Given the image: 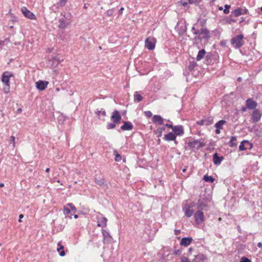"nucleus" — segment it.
Returning a JSON list of instances; mask_svg holds the SVG:
<instances>
[{"instance_id": "f257e3e1", "label": "nucleus", "mask_w": 262, "mask_h": 262, "mask_svg": "<svg viewBox=\"0 0 262 262\" xmlns=\"http://www.w3.org/2000/svg\"><path fill=\"white\" fill-rule=\"evenodd\" d=\"M244 35H237L231 39V43L235 49H239L244 45Z\"/></svg>"}, {"instance_id": "f03ea898", "label": "nucleus", "mask_w": 262, "mask_h": 262, "mask_svg": "<svg viewBox=\"0 0 262 262\" xmlns=\"http://www.w3.org/2000/svg\"><path fill=\"white\" fill-rule=\"evenodd\" d=\"M63 213L66 217L69 219H72V213H75L76 212V209L74 205L72 203H68L63 207Z\"/></svg>"}, {"instance_id": "7ed1b4c3", "label": "nucleus", "mask_w": 262, "mask_h": 262, "mask_svg": "<svg viewBox=\"0 0 262 262\" xmlns=\"http://www.w3.org/2000/svg\"><path fill=\"white\" fill-rule=\"evenodd\" d=\"M61 16L63 17L60 18L59 20V28L62 29H64L68 25L71 24V16L68 15L66 16L65 14H61Z\"/></svg>"}, {"instance_id": "20e7f679", "label": "nucleus", "mask_w": 262, "mask_h": 262, "mask_svg": "<svg viewBox=\"0 0 262 262\" xmlns=\"http://www.w3.org/2000/svg\"><path fill=\"white\" fill-rule=\"evenodd\" d=\"M165 126L171 128L176 136H181L184 134V127L182 125L173 126L171 124H165Z\"/></svg>"}, {"instance_id": "39448f33", "label": "nucleus", "mask_w": 262, "mask_h": 262, "mask_svg": "<svg viewBox=\"0 0 262 262\" xmlns=\"http://www.w3.org/2000/svg\"><path fill=\"white\" fill-rule=\"evenodd\" d=\"M188 145L189 148L192 149H198L204 147L205 144L199 140H194L192 141H189L188 142Z\"/></svg>"}, {"instance_id": "423d86ee", "label": "nucleus", "mask_w": 262, "mask_h": 262, "mask_svg": "<svg viewBox=\"0 0 262 262\" xmlns=\"http://www.w3.org/2000/svg\"><path fill=\"white\" fill-rule=\"evenodd\" d=\"M194 219L195 222L199 225L203 223L205 221V216L204 213L201 210H198L194 214Z\"/></svg>"}, {"instance_id": "0eeeda50", "label": "nucleus", "mask_w": 262, "mask_h": 262, "mask_svg": "<svg viewBox=\"0 0 262 262\" xmlns=\"http://www.w3.org/2000/svg\"><path fill=\"white\" fill-rule=\"evenodd\" d=\"M156 44V39L153 37H149L145 41V47L149 50L155 49Z\"/></svg>"}, {"instance_id": "6e6552de", "label": "nucleus", "mask_w": 262, "mask_h": 262, "mask_svg": "<svg viewBox=\"0 0 262 262\" xmlns=\"http://www.w3.org/2000/svg\"><path fill=\"white\" fill-rule=\"evenodd\" d=\"M193 206V204H186L183 207V211L185 213V215L187 217H190L194 214V211L191 209Z\"/></svg>"}, {"instance_id": "1a4fd4ad", "label": "nucleus", "mask_w": 262, "mask_h": 262, "mask_svg": "<svg viewBox=\"0 0 262 262\" xmlns=\"http://www.w3.org/2000/svg\"><path fill=\"white\" fill-rule=\"evenodd\" d=\"M210 37V32L207 28H202L200 30L199 35L198 36V39H208Z\"/></svg>"}, {"instance_id": "9d476101", "label": "nucleus", "mask_w": 262, "mask_h": 262, "mask_svg": "<svg viewBox=\"0 0 262 262\" xmlns=\"http://www.w3.org/2000/svg\"><path fill=\"white\" fill-rule=\"evenodd\" d=\"M13 76L12 73L5 72L2 76V81L4 84H10V78Z\"/></svg>"}, {"instance_id": "9b49d317", "label": "nucleus", "mask_w": 262, "mask_h": 262, "mask_svg": "<svg viewBox=\"0 0 262 262\" xmlns=\"http://www.w3.org/2000/svg\"><path fill=\"white\" fill-rule=\"evenodd\" d=\"M97 226L100 227H105L106 226L107 220L105 217L103 216V215L99 213L97 217Z\"/></svg>"}, {"instance_id": "f8f14e48", "label": "nucleus", "mask_w": 262, "mask_h": 262, "mask_svg": "<svg viewBox=\"0 0 262 262\" xmlns=\"http://www.w3.org/2000/svg\"><path fill=\"white\" fill-rule=\"evenodd\" d=\"M248 10L245 8H238L234 9L232 11V14L235 17H238L243 14H246L248 13Z\"/></svg>"}, {"instance_id": "ddd939ff", "label": "nucleus", "mask_w": 262, "mask_h": 262, "mask_svg": "<svg viewBox=\"0 0 262 262\" xmlns=\"http://www.w3.org/2000/svg\"><path fill=\"white\" fill-rule=\"evenodd\" d=\"M21 11L22 13L24 15L25 17L31 19H36L35 15L32 12H31L30 11L27 9V8L25 7H22L21 9Z\"/></svg>"}, {"instance_id": "4468645a", "label": "nucleus", "mask_w": 262, "mask_h": 262, "mask_svg": "<svg viewBox=\"0 0 262 262\" xmlns=\"http://www.w3.org/2000/svg\"><path fill=\"white\" fill-rule=\"evenodd\" d=\"M35 84L36 87L38 90L43 91L47 87L49 82L47 81L39 80Z\"/></svg>"}, {"instance_id": "2eb2a0df", "label": "nucleus", "mask_w": 262, "mask_h": 262, "mask_svg": "<svg viewBox=\"0 0 262 262\" xmlns=\"http://www.w3.org/2000/svg\"><path fill=\"white\" fill-rule=\"evenodd\" d=\"M213 123V119L211 117L206 118L200 121H196V124L199 125L208 126Z\"/></svg>"}, {"instance_id": "dca6fc26", "label": "nucleus", "mask_w": 262, "mask_h": 262, "mask_svg": "<svg viewBox=\"0 0 262 262\" xmlns=\"http://www.w3.org/2000/svg\"><path fill=\"white\" fill-rule=\"evenodd\" d=\"M111 119L113 120L114 122L116 123V124L119 123V122L121 119V116L118 111L115 110L113 112L112 115L111 116Z\"/></svg>"}, {"instance_id": "f3484780", "label": "nucleus", "mask_w": 262, "mask_h": 262, "mask_svg": "<svg viewBox=\"0 0 262 262\" xmlns=\"http://www.w3.org/2000/svg\"><path fill=\"white\" fill-rule=\"evenodd\" d=\"M164 119L160 116L158 115H154L152 118V121L156 125L164 124Z\"/></svg>"}, {"instance_id": "a211bd4d", "label": "nucleus", "mask_w": 262, "mask_h": 262, "mask_svg": "<svg viewBox=\"0 0 262 262\" xmlns=\"http://www.w3.org/2000/svg\"><path fill=\"white\" fill-rule=\"evenodd\" d=\"M246 103L247 107L250 110H253L255 108L257 105L256 101L250 98L246 100Z\"/></svg>"}, {"instance_id": "6ab92c4d", "label": "nucleus", "mask_w": 262, "mask_h": 262, "mask_svg": "<svg viewBox=\"0 0 262 262\" xmlns=\"http://www.w3.org/2000/svg\"><path fill=\"white\" fill-rule=\"evenodd\" d=\"M102 233L103 236L104 242L109 243L111 242L112 237H111L110 233L104 229L102 230Z\"/></svg>"}, {"instance_id": "aec40b11", "label": "nucleus", "mask_w": 262, "mask_h": 262, "mask_svg": "<svg viewBox=\"0 0 262 262\" xmlns=\"http://www.w3.org/2000/svg\"><path fill=\"white\" fill-rule=\"evenodd\" d=\"M192 237H183L180 241L181 246L187 247L189 246L192 242Z\"/></svg>"}, {"instance_id": "412c9836", "label": "nucleus", "mask_w": 262, "mask_h": 262, "mask_svg": "<svg viewBox=\"0 0 262 262\" xmlns=\"http://www.w3.org/2000/svg\"><path fill=\"white\" fill-rule=\"evenodd\" d=\"M223 159L224 157L223 156H219L217 153H215L213 155V161L215 165H219Z\"/></svg>"}, {"instance_id": "4be33fe9", "label": "nucleus", "mask_w": 262, "mask_h": 262, "mask_svg": "<svg viewBox=\"0 0 262 262\" xmlns=\"http://www.w3.org/2000/svg\"><path fill=\"white\" fill-rule=\"evenodd\" d=\"M133 128V125L130 122L123 121V125L121 126L123 130H130Z\"/></svg>"}, {"instance_id": "5701e85b", "label": "nucleus", "mask_w": 262, "mask_h": 262, "mask_svg": "<svg viewBox=\"0 0 262 262\" xmlns=\"http://www.w3.org/2000/svg\"><path fill=\"white\" fill-rule=\"evenodd\" d=\"M251 144L248 141L244 140L241 143L239 149L240 150H245L248 148V146L251 147Z\"/></svg>"}, {"instance_id": "b1692460", "label": "nucleus", "mask_w": 262, "mask_h": 262, "mask_svg": "<svg viewBox=\"0 0 262 262\" xmlns=\"http://www.w3.org/2000/svg\"><path fill=\"white\" fill-rule=\"evenodd\" d=\"M176 137L177 136L173 133L170 132L167 134L165 135L164 139L167 141H171L172 140H175V139H176Z\"/></svg>"}, {"instance_id": "393cba45", "label": "nucleus", "mask_w": 262, "mask_h": 262, "mask_svg": "<svg viewBox=\"0 0 262 262\" xmlns=\"http://www.w3.org/2000/svg\"><path fill=\"white\" fill-rule=\"evenodd\" d=\"M207 205L206 203V201L203 200H199L198 202L197 209L199 210H202L205 209V208L207 207Z\"/></svg>"}, {"instance_id": "a878e982", "label": "nucleus", "mask_w": 262, "mask_h": 262, "mask_svg": "<svg viewBox=\"0 0 262 262\" xmlns=\"http://www.w3.org/2000/svg\"><path fill=\"white\" fill-rule=\"evenodd\" d=\"M261 117V115L259 112L257 110H255L253 112L252 119L254 122H258Z\"/></svg>"}, {"instance_id": "bb28decb", "label": "nucleus", "mask_w": 262, "mask_h": 262, "mask_svg": "<svg viewBox=\"0 0 262 262\" xmlns=\"http://www.w3.org/2000/svg\"><path fill=\"white\" fill-rule=\"evenodd\" d=\"M57 251L59 252V255L60 256H63L65 255L64 251H63L64 247L61 244L60 242H59L57 244Z\"/></svg>"}, {"instance_id": "cd10ccee", "label": "nucleus", "mask_w": 262, "mask_h": 262, "mask_svg": "<svg viewBox=\"0 0 262 262\" xmlns=\"http://www.w3.org/2000/svg\"><path fill=\"white\" fill-rule=\"evenodd\" d=\"M140 92L136 91L134 93V101L135 102H139L143 100V97L140 94Z\"/></svg>"}, {"instance_id": "c85d7f7f", "label": "nucleus", "mask_w": 262, "mask_h": 262, "mask_svg": "<svg viewBox=\"0 0 262 262\" xmlns=\"http://www.w3.org/2000/svg\"><path fill=\"white\" fill-rule=\"evenodd\" d=\"M206 54V51L204 49H202L199 51V53L196 56V59L198 61L201 60L204 56Z\"/></svg>"}, {"instance_id": "c756f323", "label": "nucleus", "mask_w": 262, "mask_h": 262, "mask_svg": "<svg viewBox=\"0 0 262 262\" xmlns=\"http://www.w3.org/2000/svg\"><path fill=\"white\" fill-rule=\"evenodd\" d=\"M226 123V121L224 120H221L217 122L215 125L214 127L216 128L222 129L223 126Z\"/></svg>"}, {"instance_id": "7c9ffc66", "label": "nucleus", "mask_w": 262, "mask_h": 262, "mask_svg": "<svg viewBox=\"0 0 262 262\" xmlns=\"http://www.w3.org/2000/svg\"><path fill=\"white\" fill-rule=\"evenodd\" d=\"M205 256L203 254H199L195 256V258L193 259L192 262H200L204 260Z\"/></svg>"}, {"instance_id": "2f4dec72", "label": "nucleus", "mask_w": 262, "mask_h": 262, "mask_svg": "<svg viewBox=\"0 0 262 262\" xmlns=\"http://www.w3.org/2000/svg\"><path fill=\"white\" fill-rule=\"evenodd\" d=\"M165 124L162 127H158L156 131V133L158 137H161L162 135L163 131H164L165 129Z\"/></svg>"}, {"instance_id": "473e14b6", "label": "nucleus", "mask_w": 262, "mask_h": 262, "mask_svg": "<svg viewBox=\"0 0 262 262\" xmlns=\"http://www.w3.org/2000/svg\"><path fill=\"white\" fill-rule=\"evenodd\" d=\"M68 0H59L55 5V6L57 8L62 7L65 6Z\"/></svg>"}, {"instance_id": "72a5a7b5", "label": "nucleus", "mask_w": 262, "mask_h": 262, "mask_svg": "<svg viewBox=\"0 0 262 262\" xmlns=\"http://www.w3.org/2000/svg\"><path fill=\"white\" fill-rule=\"evenodd\" d=\"M96 113H97L98 115L99 116V118L103 120L104 119V117L106 115V113H105V111L104 109L102 108L101 110L100 111H97L96 112Z\"/></svg>"}, {"instance_id": "f704fd0d", "label": "nucleus", "mask_w": 262, "mask_h": 262, "mask_svg": "<svg viewBox=\"0 0 262 262\" xmlns=\"http://www.w3.org/2000/svg\"><path fill=\"white\" fill-rule=\"evenodd\" d=\"M236 138L235 136H232L231 137L230 142H229V146L231 147H234L236 146L237 144L236 143Z\"/></svg>"}, {"instance_id": "c9c22d12", "label": "nucleus", "mask_w": 262, "mask_h": 262, "mask_svg": "<svg viewBox=\"0 0 262 262\" xmlns=\"http://www.w3.org/2000/svg\"><path fill=\"white\" fill-rule=\"evenodd\" d=\"M204 180H205V182L210 183H212L214 181V179L212 177L209 176L207 175H205L204 176Z\"/></svg>"}, {"instance_id": "e433bc0d", "label": "nucleus", "mask_w": 262, "mask_h": 262, "mask_svg": "<svg viewBox=\"0 0 262 262\" xmlns=\"http://www.w3.org/2000/svg\"><path fill=\"white\" fill-rule=\"evenodd\" d=\"M116 123L112 122V123H108L106 126V127L108 129H113L116 127Z\"/></svg>"}, {"instance_id": "4c0bfd02", "label": "nucleus", "mask_w": 262, "mask_h": 262, "mask_svg": "<svg viewBox=\"0 0 262 262\" xmlns=\"http://www.w3.org/2000/svg\"><path fill=\"white\" fill-rule=\"evenodd\" d=\"M3 91L5 94H8L10 91V84H4Z\"/></svg>"}, {"instance_id": "58836bf2", "label": "nucleus", "mask_w": 262, "mask_h": 262, "mask_svg": "<svg viewBox=\"0 0 262 262\" xmlns=\"http://www.w3.org/2000/svg\"><path fill=\"white\" fill-rule=\"evenodd\" d=\"M115 153H116L115 158V161L117 162L120 161L121 160V156L116 151H115Z\"/></svg>"}, {"instance_id": "ea45409f", "label": "nucleus", "mask_w": 262, "mask_h": 262, "mask_svg": "<svg viewBox=\"0 0 262 262\" xmlns=\"http://www.w3.org/2000/svg\"><path fill=\"white\" fill-rule=\"evenodd\" d=\"M95 182L99 185H102L104 184V180L103 179H95Z\"/></svg>"}, {"instance_id": "a19ab883", "label": "nucleus", "mask_w": 262, "mask_h": 262, "mask_svg": "<svg viewBox=\"0 0 262 262\" xmlns=\"http://www.w3.org/2000/svg\"><path fill=\"white\" fill-rule=\"evenodd\" d=\"M230 8V6L228 5H225V9L224 10V13L225 14H228L229 13V9Z\"/></svg>"}, {"instance_id": "79ce46f5", "label": "nucleus", "mask_w": 262, "mask_h": 262, "mask_svg": "<svg viewBox=\"0 0 262 262\" xmlns=\"http://www.w3.org/2000/svg\"><path fill=\"white\" fill-rule=\"evenodd\" d=\"M180 262H190V261L185 256H181L180 257Z\"/></svg>"}, {"instance_id": "37998d69", "label": "nucleus", "mask_w": 262, "mask_h": 262, "mask_svg": "<svg viewBox=\"0 0 262 262\" xmlns=\"http://www.w3.org/2000/svg\"><path fill=\"white\" fill-rule=\"evenodd\" d=\"M241 262H251V260L246 257H243L241 258Z\"/></svg>"}, {"instance_id": "c03bdc74", "label": "nucleus", "mask_w": 262, "mask_h": 262, "mask_svg": "<svg viewBox=\"0 0 262 262\" xmlns=\"http://www.w3.org/2000/svg\"><path fill=\"white\" fill-rule=\"evenodd\" d=\"M192 30L193 31V33L194 34H195V35H198H198H199L200 31H199V30H196V29H195V28L194 27H193L192 28Z\"/></svg>"}, {"instance_id": "a18cd8bd", "label": "nucleus", "mask_w": 262, "mask_h": 262, "mask_svg": "<svg viewBox=\"0 0 262 262\" xmlns=\"http://www.w3.org/2000/svg\"><path fill=\"white\" fill-rule=\"evenodd\" d=\"M15 137L13 136L11 137V140H10V144H12L13 145V146H14L15 145Z\"/></svg>"}, {"instance_id": "49530a36", "label": "nucleus", "mask_w": 262, "mask_h": 262, "mask_svg": "<svg viewBox=\"0 0 262 262\" xmlns=\"http://www.w3.org/2000/svg\"><path fill=\"white\" fill-rule=\"evenodd\" d=\"M202 0H188L189 3L192 4L201 2Z\"/></svg>"}, {"instance_id": "de8ad7c7", "label": "nucleus", "mask_w": 262, "mask_h": 262, "mask_svg": "<svg viewBox=\"0 0 262 262\" xmlns=\"http://www.w3.org/2000/svg\"><path fill=\"white\" fill-rule=\"evenodd\" d=\"M145 114L147 117H150L152 116V113L150 111L145 112Z\"/></svg>"}, {"instance_id": "09e8293b", "label": "nucleus", "mask_w": 262, "mask_h": 262, "mask_svg": "<svg viewBox=\"0 0 262 262\" xmlns=\"http://www.w3.org/2000/svg\"><path fill=\"white\" fill-rule=\"evenodd\" d=\"M181 231L180 230L176 229L174 231V233L175 235H179Z\"/></svg>"}, {"instance_id": "8fccbe9b", "label": "nucleus", "mask_w": 262, "mask_h": 262, "mask_svg": "<svg viewBox=\"0 0 262 262\" xmlns=\"http://www.w3.org/2000/svg\"><path fill=\"white\" fill-rule=\"evenodd\" d=\"M173 253L175 255H178L180 253V251L179 250H176L173 251Z\"/></svg>"}, {"instance_id": "3c124183", "label": "nucleus", "mask_w": 262, "mask_h": 262, "mask_svg": "<svg viewBox=\"0 0 262 262\" xmlns=\"http://www.w3.org/2000/svg\"><path fill=\"white\" fill-rule=\"evenodd\" d=\"M24 217V215L22 214H20L19 215V220H18V222H21V219L22 218Z\"/></svg>"}, {"instance_id": "603ef678", "label": "nucleus", "mask_w": 262, "mask_h": 262, "mask_svg": "<svg viewBox=\"0 0 262 262\" xmlns=\"http://www.w3.org/2000/svg\"><path fill=\"white\" fill-rule=\"evenodd\" d=\"M220 133H221L220 129H219V128H216V130H215V133H216V134H220Z\"/></svg>"}, {"instance_id": "864d4df0", "label": "nucleus", "mask_w": 262, "mask_h": 262, "mask_svg": "<svg viewBox=\"0 0 262 262\" xmlns=\"http://www.w3.org/2000/svg\"><path fill=\"white\" fill-rule=\"evenodd\" d=\"M123 10H124V8H123V7H121V8L119 9V14H122V11H123Z\"/></svg>"}, {"instance_id": "5fc2aeb1", "label": "nucleus", "mask_w": 262, "mask_h": 262, "mask_svg": "<svg viewBox=\"0 0 262 262\" xmlns=\"http://www.w3.org/2000/svg\"><path fill=\"white\" fill-rule=\"evenodd\" d=\"M257 246L260 248H262V243L261 242H259L257 244Z\"/></svg>"}, {"instance_id": "6e6d98bb", "label": "nucleus", "mask_w": 262, "mask_h": 262, "mask_svg": "<svg viewBox=\"0 0 262 262\" xmlns=\"http://www.w3.org/2000/svg\"><path fill=\"white\" fill-rule=\"evenodd\" d=\"M107 14L108 15L110 16V15H111L113 14V13H112V12L111 11L108 10V11H107Z\"/></svg>"}, {"instance_id": "4d7b16f0", "label": "nucleus", "mask_w": 262, "mask_h": 262, "mask_svg": "<svg viewBox=\"0 0 262 262\" xmlns=\"http://www.w3.org/2000/svg\"><path fill=\"white\" fill-rule=\"evenodd\" d=\"M17 112L19 113H21L22 112V110L21 108H19L17 110Z\"/></svg>"}, {"instance_id": "13d9d810", "label": "nucleus", "mask_w": 262, "mask_h": 262, "mask_svg": "<svg viewBox=\"0 0 262 262\" xmlns=\"http://www.w3.org/2000/svg\"><path fill=\"white\" fill-rule=\"evenodd\" d=\"M221 45H222V46H225V45H226V42H225V41H222V42H221Z\"/></svg>"}, {"instance_id": "bf43d9fd", "label": "nucleus", "mask_w": 262, "mask_h": 262, "mask_svg": "<svg viewBox=\"0 0 262 262\" xmlns=\"http://www.w3.org/2000/svg\"><path fill=\"white\" fill-rule=\"evenodd\" d=\"M174 141V143L175 144V145H177L178 142V141L176 140V139H175V140H173Z\"/></svg>"}, {"instance_id": "052dcab7", "label": "nucleus", "mask_w": 262, "mask_h": 262, "mask_svg": "<svg viewBox=\"0 0 262 262\" xmlns=\"http://www.w3.org/2000/svg\"><path fill=\"white\" fill-rule=\"evenodd\" d=\"M74 217L75 219H77V218L78 217V215L77 214H75V215H74Z\"/></svg>"}, {"instance_id": "680f3d73", "label": "nucleus", "mask_w": 262, "mask_h": 262, "mask_svg": "<svg viewBox=\"0 0 262 262\" xmlns=\"http://www.w3.org/2000/svg\"><path fill=\"white\" fill-rule=\"evenodd\" d=\"M50 171V168H47L46 169V172H49Z\"/></svg>"}, {"instance_id": "e2e57ef3", "label": "nucleus", "mask_w": 262, "mask_h": 262, "mask_svg": "<svg viewBox=\"0 0 262 262\" xmlns=\"http://www.w3.org/2000/svg\"><path fill=\"white\" fill-rule=\"evenodd\" d=\"M4 186V184L3 183H0V187H3Z\"/></svg>"}, {"instance_id": "0e129e2a", "label": "nucleus", "mask_w": 262, "mask_h": 262, "mask_svg": "<svg viewBox=\"0 0 262 262\" xmlns=\"http://www.w3.org/2000/svg\"><path fill=\"white\" fill-rule=\"evenodd\" d=\"M211 3L214 2L216 0H209Z\"/></svg>"}, {"instance_id": "69168bd1", "label": "nucleus", "mask_w": 262, "mask_h": 262, "mask_svg": "<svg viewBox=\"0 0 262 262\" xmlns=\"http://www.w3.org/2000/svg\"><path fill=\"white\" fill-rule=\"evenodd\" d=\"M56 91H57V92L59 91V89L58 88H57L56 89Z\"/></svg>"}, {"instance_id": "338daca9", "label": "nucleus", "mask_w": 262, "mask_h": 262, "mask_svg": "<svg viewBox=\"0 0 262 262\" xmlns=\"http://www.w3.org/2000/svg\"><path fill=\"white\" fill-rule=\"evenodd\" d=\"M219 9L220 10H223V8L222 7H219Z\"/></svg>"}, {"instance_id": "774afa93", "label": "nucleus", "mask_w": 262, "mask_h": 262, "mask_svg": "<svg viewBox=\"0 0 262 262\" xmlns=\"http://www.w3.org/2000/svg\"><path fill=\"white\" fill-rule=\"evenodd\" d=\"M183 5L184 6H186V5H187V3H183Z\"/></svg>"}]
</instances>
